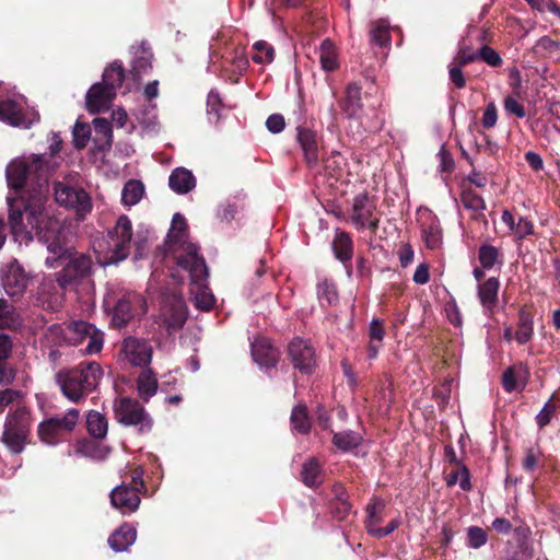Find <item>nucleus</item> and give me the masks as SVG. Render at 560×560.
<instances>
[{
    "instance_id": "19",
    "label": "nucleus",
    "mask_w": 560,
    "mask_h": 560,
    "mask_svg": "<svg viewBox=\"0 0 560 560\" xmlns=\"http://www.w3.org/2000/svg\"><path fill=\"white\" fill-rule=\"evenodd\" d=\"M140 492L137 488L127 486V482L116 486L110 492L112 505L119 510L122 514H131L136 512L140 505Z\"/></svg>"
},
{
    "instance_id": "40",
    "label": "nucleus",
    "mask_w": 560,
    "mask_h": 560,
    "mask_svg": "<svg viewBox=\"0 0 560 560\" xmlns=\"http://www.w3.org/2000/svg\"><path fill=\"white\" fill-rule=\"evenodd\" d=\"M1 442L12 455H20L30 443V436L3 430Z\"/></svg>"
},
{
    "instance_id": "31",
    "label": "nucleus",
    "mask_w": 560,
    "mask_h": 560,
    "mask_svg": "<svg viewBox=\"0 0 560 560\" xmlns=\"http://www.w3.org/2000/svg\"><path fill=\"white\" fill-rule=\"evenodd\" d=\"M301 480L308 488H317L323 483L324 469L315 457H311L303 463Z\"/></svg>"
},
{
    "instance_id": "2",
    "label": "nucleus",
    "mask_w": 560,
    "mask_h": 560,
    "mask_svg": "<svg viewBox=\"0 0 560 560\" xmlns=\"http://www.w3.org/2000/svg\"><path fill=\"white\" fill-rule=\"evenodd\" d=\"M150 231L139 228L133 236V228L128 215L117 218L115 225L109 229L102 241L98 242L104 264L116 265L128 258L135 247V259H142L148 250Z\"/></svg>"
},
{
    "instance_id": "9",
    "label": "nucleus",
    "mask_w": 560,
    "mask_h": 560,
    "mask_svg": "<svg viewBox=\"0 0 560 560\" xmlns=\"http://www.w3.org/2000/svg\"><path fill=\"white\" fill-rule=\"evenodd\" d=\"M115 418L118 423L126 427H139L140 433L149 432L153 421L144 407L130 397H122L114 406Z\"/></svg>"
},
{
    "instance_id": "34",
    "label": "nucleus",
    "mask_w": 560,
    "mask_h": 560,
    "mask_svg": "<svg viewBox=\"0 0 560 560\" xmlns=\"http://www.w3.org/2000/svg\"><path fill=\"white\" fill-rule=\"evenodd\" d=\"M529 371L527 365L520 362L513 366L508 368L502 374V387L506 393H512L516 389V380L527 381Z\"/></svg>"
},
{
    "instance_id": "53",
    "label": "nucleus",
    "mask_w": 560,
    "mask_h": 560,
    "mask_svg": "<svg viewBox=\"0 0 560 560\" xmlns=\"http://www.w3.org/2000/svg\"><path fill=\"white\" fill-rule=\"evenodd\" d=\"M77 452L82 454L83 456L91 457V458H102L103 457V450L100 446V444L95 441L91 440H81L78 442L77 445Z\"/></svg>"
},
{
    "instance_id": "55",
    "label": "nucleus",
    "mask_w": 560,
    "mask_h": 560,
    "mask_svg": "<svg viewBox=\"0 0 560 560\" xmlns=\"http://www.w3.org/2000/svg\"><path fill=\"white\" fill-rule=\"evenodd\" d=\"M478 59V50L472 51L467 45H459L458 51L453 59V62L459 67H466L469 63L475 62Z\"/></svg>"
},
{
    "instance_id": "60",
    "label": "nucleus",
    "mask_w": 560,
    "mask_h": 560,
    "mask_svg": "<svg viewBox=\"0 0 560 560\" xmlns=\"http://www.w3.org/2000/svg\"><path fill=\"white\" fill-rule=\"evenodd\" d=\"M503 105L508 114L514 115L517 118H524L526 116L524 106L513 96H506Z\"/></svg>"
},
{
    "instance_id": "62",
    "label": "nucleus",
    "mask_w": 560,
    "mask_h": 560,
    "mask_svg": "<svg viewBox=\"0 0 560 560\" xmlns=\"http://www.w3.org/2000/svg\"><path fill=\"white\" fill-rule=\"evenodd\" d=\"M463 68L464 67H459L454 62H452L448 68L450 80L458 90H462L466 86V78L464 75Z\"/></svg>"
},
{
    "instance_id": "18",
    "label": "nucleus",
    "mask_w": 560,
    "mask_h": 560,
    "mask_svg": "<svg viewBox=\"0 0 560 560\" xmlns=\"http://www.w3.org/2000/svg\"><path fill=\"white\" fill-rule=\"evenodd\" d=\"M2 285L5 293L13 299H20L26 291L28 277L16 259L8 265Z\"/></svg>"
},
{
    "instance_id": "23",
    "label": "nucleus",
    "mask_w": 560,
    "mask_h": 560,
    "mask_svg": "<svg viewBox=\"0 0 560 560\" xmlns=\"http://www.w3.org/2000/svg\"><path fill=\"white\" fill-rule=\"evenodd\" d=\"M31 410L25 406L18 407L14 411H10L3 425V430L24 434L26 436L31 435Z\"/></svg>"
},
{
    "instance_id": "56",
    "label": "nucleus",
    "mask_w": 560,
    "mask_h": 560,
    "mask_svg": "<svg viewBox=\"0 0 560 560\" xmlns=\"http://www.w3.org/2000/svg\"><path fill=\"white\" fill-rule=\"evenodd\" d=\"M478 59L494 68L501 67L503 63L501 56L488 45H483L478 50Z\"/></svg>"
},
{
    "instance_id": "45",
    "label": "nucleus",
    "mask_w": 560,
    "mask_h": 560,
    "mask_svg": "<svg viewBox=\"0 0 560 560\" xmlns=\"http://www.w3.org/2000/svg\"><path fill=\"white\" fill-rule=\"evenodd\" d=\"M252 60L255 63H270L275 58L273 47L265 40H258L253 45Z\"/></svg>"
},
{
    "instance_id": "14",
    "label": "nucleus",
    "mask_w": 560,
    "mask_h": 560,
    "mask_svg": "<svg viewBox=\"0 0 560 560\" xmlns=\"http://www.w3.org/2000/svg\"><path fill=\"white\" fill-rule=\"evenodd\" d=\"M40 116L35 109H24L13 100L0 101V121L12 127L30 129L35 122H38Z\"/></svg>"
},
{
    "instance_id": "50",
    "label": "nucleus",
    "mask_w": 560,
    "mask_h": 560,
    "mask_svg": "<svg viewBox=\"0 0 560 560\" xmlns=\"http://www.w3.org/2000/svg\"><path fill=\"white\" fill-rule=\"evenodd\" d=\"M542 452L538 445L527 447L525 450V456L522 460V468L527 472H533L539 466Z\"/></svg>"
},
{
    "instance_id": "4",
    "label": "nucleus",
    "mask_w": 560,
    "mask_h": 560,
    "mask_svg": "<svg viewBox=\"0 0 560 560\" xmlns=\"http://www.w3.org/2000/svg\"><path fill=\"white\" fill-rule=\"evenodd\" d=\"M198 252L199 247L196 244L184 245L175 252V261L177 266L188 272L191 283L198 288L195 306L202 311H210L214 306L215 299L212 293L207 291L206 282L209 270L205 258Z\"/></svg>"
},
{
    "instance_id": "58",
    "label": "nucleus",
    "mask_w": 560,
    "mask_h": 560,
    "mask_svg": "<svg viewBox=\"0 0 560 560\" xmlns=\"http://www.w3.org/2000/svg\"><path fill=\"white\" fill-rule=\"evenodd\" d=\"M15 310L7 300L0 299V329L10 327L14 322Z\"/></svg>"
},
{
    "instance_id": "29",
    "label": "nucleus",
    "mask_w": 560,
    "mask_h": 560,
    "mask_svg": "<svg viewBox=\"0 0 560 560\" xmlns=\"http://www.w3.org/2000/svg\"><path fill=\"white\" fill-rule=\"evenodd\" d=\"M94 144L101 152H107L113 144V127L106 118H95L93 120Z\"/></svg>"
},
{
    "instance_id": "59",
    "label": "nucleus",
    "mask_w": 560,
    "mask_h": 560,
    "mask_svg": "<svg viewBox=\"0 0 560 560\" xmlns=\"http://www.w3.org/2000/svg\"><path fill=\"white\" fill-rule=\"evenodd\" d=\"M144 470L141 466L133 468L130 471V481L127 482V486L132 487V489L137 488L142 494L148 493V487L143 480Z\"/></svg>"
},
{
    "instance_id": "39",
    "label": "nucleus",
    "mask_w": 560,
    "mask_h": 560,
    "mask_svg": "<svg viewBox=\"0 0 560 560\" xmlns=\"http://www.w3.org/2000/svg\"><path fill=\"white\" fill-rule=\"evenodd\" d=\"M319 62L325 71H334L338 68L336 47L332 40L326 38L319 47Z\"/></svg>"
},
{
    "instance_id": "21",
    "label": "nucleus",
    "mask_w": 560,
    "mask_h": 560,
    "mask_svg": "<svg viewBox=\"0 0 560 560\" xmlns=\"http://www.w3.org/2000/svg\"><path fill=\"white\" fill-rule=\"evenodd\" d=\"M115 97L114 90L100 82L94 83L86 93V108L93 114L106 110Z\"/></svg>"
},
{
    "instance_id": "30",
    "label": "nucleus",
    "mask_w": 560,
    "mask_h": 560,
    "mask_svg": "<svg viewBox=\"0 0 560 560\" xmlns=\"http://www.w3.org/2000/svg\"><path fill=\"white\" fill-rule=\"evenodd\" d=\"M168 185L173 191L183 195L195 188L196 178L190 171L177 167L171 173Z\"/></svg>"
},
{
    "instance_id": "43",
    "label": "nucleus",
    "mask_w": 560,
    "mask_h": 560,
    "mask_svg": "<svg viewBox=\"0 0 560 560\" xmlns=\"http://www.w3.org/2000/svg\"><path fill=\"white\" fill-rule=\"evenodd\" d=\"M422 236L430 249L438 248L442 243V229L435 219H432L430 223L423 224Z\"/></svg>"
},
{
    "instance_id": "26",
    "label": "nucleus",
    "mask_w": 560,
    "mask_h": 560,
    "mask_svg": "<svg viewBox=\"0 0 560 560\" xmlns=\"http://www.w3.org/2000/svg\"><path fill=\"white\" fill-rule=\"evenodd\" d=\"M331 248L335 257L341 261L348 269L349 264L353 256V242L348 232L337 231L331 243Z\"/></svg>"
},
{
    "instance_id": "24",
    "label": "nucleus",
    "mask_w": 560,
    "mask_h": 560,
    "mask_svg": "<svg viewBox=\"0 0 560 560\" xmlns=\"http://www.w3.org/2000/svg\"><path fill=\"white\" fill-rule=\"evenodd\" d=\"M500 280L497 277H490L478 285V299L485 310L492 313L499 302Z\"/></svg>"
},
{
    "instance_id": "8",
    "label": "nucleus",
    "mask_w": 560,
    "mask_h": 560,
    "mask_svg": "<svg viewBox=\"0 0 560 560\" xmlns=\"http://www.w3.org/2000/svg\"><path fill=\"white\" fill-rule=\"evenodd\" d=\"M350 222L359 231L368 229L375 234L380 224L376 198L368 191L357 194L352 200Z\"/></svg>"
},
{
    "instance_id": "3",
    "label": "nucleus",
    "mask_w": 560,
    "mask_h": 560,
    "mask_svg": "<svg viewBox=\"0 0 560 560\" xmlns=\"http://www.w3.org/2000/svg\"><path fill=\"white\" fill-rule=\"evenodd\" d=\"M102 376L103 371L97 362H82L60 370L56 374V383L68 400L80 402L96 389Z\"/></svg>"
},
{
    "instance_id": "64",
    "label": "nucleus",
    "mask_w": 560,
    "mask_h": 560,
    "mask_svg": "<svg viewBox=\"0 0 560 560\" xmlns=\"http://www.w3.org/2000/svg\"><path fill=\"white\" fill-rule=\"evenodd\" d=\"M514 234L518 240H523L534 234V224L530 220L524 217L518 218Z\"/></svg>"
},
{
    "instance_id": "17",
    "label": "nucleus",
    "mask_w": 560,
    "mask_h": 560,
    "mask_svg": "<svg viewBox=\"0 0 560 560\" xmlns=\"http://www.w3.org/2000/svg\"><path fill=\"white\" fill-rule=\"evenodd\" d=\"M71 340L77 343L86 342L84 352L94 354L103 348V332L89 322L78 320L70 326Z\"/></svg>"
},
{
    "instance_id": "51",
    "label": "nucleus",
    "mask_w": 560,
    "mask_h": 560,
    "mask_svg": "<svg viewBox=\"0 0 560 560\" xmlns=\"http://www.w3.org/2000/svg\"><path fill=\"white\" fill-rule=\"evenodd\" d=\"M556 398H557V395H556V393H553L551 395L550 399L545 404L542 409L536 416L535 420H536V424L539 429H544L545 427H547L550 423L552 416L555 415V412L557 410V406L552 402V400Z\"/></svg>"
},
{
    "instance_id": "16",
    "label": "nucleus",
    "mask_w": 560,
    "mask_h": 560,
    "mask_svg": "<svg viewBox=\"0 0 560 560\" xmlns=\"http://www.w3.org/2000/svg\"><path fill=\"white\" fill-rule=\"evenodd\" d=\"M67 290L70 289L56 275L55 278H46L38 288L37 304L46 311L57 312L62 306Z\"/></svg>"
},
{
    "instance_id": "36",
    "label": "nucleus",
    "mask_w": 560,
    "mask_h": 560,
    "mask_svg": "<svg viewBox=\"0 0 560 560\" xmlns=\"http://www.w3.org/2000/svg\"><path fill=\"white\" fill-rule=\"evenodd\" d=\"M86 430L95 439H104L108 431V422L104 415L91 410L86 416Z\"/></svg>"
},
{
    "instance_id": "28",
    "label": "nucleus",
    "mask_w": 560,
    "mask_h": 560,
    "mask_svg": "<svg viewBox=\"0 0 560 560\" xmlns=\"http://www.w3.org/2000/svg\"><path fill=\"white\" fill-rule=\"evenodd\" d=\"M186 232L187 223L185 218L179 213H175L172 220L171 230L167 234V244L170 249L173 252L174 257L177 249L182 248L184 245L190 244L185 242Z\"/></svg>"
},
{
    "instance_id": "22",
    "label": "nucleus",
    "mask_w": 560,
    "mask_h": 560,
    "mask_svg": "<svg viewBox=\"0 0 560 560\" xmlns=\"http://www.w3.org/2000/svg\"><path fill=\"white\" fill-rule=\"evenodd\" d=\"M361 90L362 86L359 83H349L346 88L345 96L338 101L341 112L349 119L359 118L363 110Z\"/></svg>"
},
{
    "instance_id": "54",
    "label": "nucleus",
    "mask_w": 560,
    "mask_h": 560,
    "mask_svg": "<svg viewBox=\"0 0 560 560\" xmlns=\"http://www.w3.org/2000/svg\"><path fill=\"white\" fill-rule=\"evenodd\" d=\"M91 129L89 125L77 121L73 127V143L77 149H83L90 139Z\"/></svg>"
},
{
    "instance_id": "32",
    "label": "nucleus",
    "mask_w": 560,
    "mask_h": 560,
    "mask_svg": "<svg viewBox=\"0 0 560 560\" xmlns=\"http://www.w3.org/2000/svg\"><path fill=\"white\" fill-rule=\"evenodd\" d=\"M137 532L135 527L129 524H122L109 536L108 545L116 552L124 551L135 542Z\"/></svg>"
},
{
    "instance_id": "61",
    "label": "nucleus",
    "mask_w": 560,
    "mask_h": 560,
    "mask_svg": "<svg viewBox=\"0 0 560 560\" xmlns=\"http://www.w3.org/2000/svg\"><path fill=\"white\" fill-rule=\"evenodd\" d=\"M498 109L493 102L489 103L483 112L481 125L485 129H491L497 125Z\"/></svg>"
},
{
    "instance_id": "35",
    "label": "nucleus",
    "mask_w": 560,
    "mask_h": 560,
    "mask_svg": "<svg viewBox=\"0 0 560 560\" xmlns=\"http://www.w3.org/2000/svg\"><path fill=\"white\" fill-rule=\"evenodd\" d=\"M363 438L360 433L347 430L332 435V444L342 452H349L361 445Z\"/></svg>"
},
{
    "instance_id": "49",
    "label": "nucleus",
    "mask_w": 560,
    "mask_h": 560,
    "mask_svg": "<svg viewBox=\"0 0 560 560\" xmlns=\"http://www.w3.org/2000/svg\"><path fill=\"white\" fill-rule=\"evenodd\" d=\"M559 48V42L550 38L549 36H542L533 47V52L539 58H546L558 51Z\"/></svg>"
},
{
    "instance_id": "6",
    "label": "nucleus",
    "mask_w": 560,
    "mask_h": 560,
    "mask_svg": "<svg viewBox=\"0 0 560 560\" xmlns=\"http://www.w3.org/2000/svg\"><path fill=\"white\" fill-rule=\"evenodd\" d=\"M61 270L55 275L63 285L69 289L91 278L93 273V261L90 255L79 253L75 249L68 254L65 259L58 262Z\"/></svg>"
},
{
    "instance_id": "33",
    "label": "nucleus",
    "mask_w": 560,
    "mask_h": 560,
    "mask_svg": "<svg viewBox=\"0 0 560 560\" xmlns=\"http://www.w3.org/2000/svg\"><path fill=\"white\" fill-rule=\"evenodd\" d=\"M158 378L152 369L144 368L137 378V390L140 398L148 402L158 390Z\"/></svg>"
},
{
    "instance_id": "13",
    "label": "nucleus",
    "mask_w": 560,
    "mask_h": 560,
    "mask_svg": "<svg viewBox=\"0 0 560 560\" xmlns=\"http://www.w3.org/2000/svg\"><path fill=\"white\" fill-rule=\"evenodd\" d=\"M54 189L57 203L74 210L78 215H85L92 210L91 197L83 188L58 182Z\"/></svg>"
},
{
    "instance_id": "12",
    "label": "nucleus",
    "mask_w": 560,
    "mask_h": 560,
    "mask_svg": "<svg viewBox=\"0 0 560 560\" xmlns=\"http://www.w3.org/2000/svg\"><path fill=\"white\" fill-rule=\"evenodd\" d=\"M145 313V299L137 292H126L114 304L112 324L116 327H124L136 316Z\"/></svg>"
},
{
    "instance_id": "15",
    "label": "nucleus",
    "mask_w": 560,
    "mask_h": 560,
    "mask_svg": "<svg viewBox=\"0 0 560 560\" xmlns=\"http://www.w3.org/2000/svg\"><path fill=\"white\" fill-rule=\"evenodd\" d=\"M120 353L131 365L148 368L152 361L153 347L148 339L128 336L121 342Z\"/></svg>"
},
{
    "instance_id": "52",
    "label": "nucleus",
    "mask_w": 560,
    "mask_h": 560,
    "mask_svg": "<svg viewBox=\"0 0 560 560\" xmlns=\"http://www.w3.org/2000/svg\"><path fill=\"white\" fill-rule=\"evenodd\" d=\"M488 541L487 532L479 526H470L467 529V546L478 549L485 546Z\"/></svg>"
},
{
    "instance_id": "44",
    "label": "nucleus",
    "mask_w": 560,
    "mask_h": 560,
    "mask_svg": "<svg viewBox=\"0 0 560 560\" xmlns=\"http://www.w3.org/2000/svg\"><path fill=\"white\" fill-rule=\"evenodd\" d=\"M500 256L499 248L490 244H482L478 249V260L483 269H492Z\"/></svg>"
},
{
    "instance_id": "20",
    "label": "nucleus",
    "mask_w": 560,
    "mask_h": 560,
    "mask_svg": "<svg viewBox=\"0 0 560 560\" xmlns=\"http://www.w3.org/2000/svg\"><path fill=\"white\" fill-rule=\"evenodd\" d=\"M296 139L302 148L304 160L313 168L319 161V136L316 130L307 126L296 128Z\"/></svg>"
},
{
    "instance_id": "7",
    "label": "nucleus",
    "mask_w": 560,
    "mask_h": 560,
    "mask_svg": "<svg viewBox=\"0 0 560 560\" xmlns=\"http://www.w3.org/2000/svg\"><path fill=\"white\" fill-rule=\"evenodd\" d=\"M79 410L71 408L62 417H50L38 424L37 434L39 440L48 445H56L70 434L78 421Z\"/></svg>"
},
{
    "instance_id": "63",
    "label": "nucleus",
    "mask_w": 560,
    "mask_h": 560,
    "mask_svg": "<svg viewBox=\"0 0 560 560\" xmlns=\"http://www.w3.org/2000/svg\"><path fill=\"white\" fill-rule=\"evenodd\" d=\"M23 397V393L18 389L5 388L0 390V413L4 411V408L11 405L13 401Z\"/></svg>"
},
{
    "instance_id": "48",
    "label": "nucleus",
    "mask_w": 560,
    "mask_h": 560,
    "mask_svg": "<svg viewBox=\"0 0 560 560\" xmlns=\"http://www.w3.org/2000/svg\"><path fill=\"white\" fill-rule=\"evenodd\" d=\"M346 160L338 151H332L330 156L324 161L325 171L330 177L338 179L342 175Z\"/></svg>"
},
{
    "instance_id": "46",
    "label": "nucleus",
    "mask_w": 560,
    "mask_h": 560,
    "mask_svg": "<svg viewBox=\"0 0 560 560\" xmlns=\"http://www.w3.org/2000/svg\"><path fill=\"white\" fill-rule=\"evenodd\" d=\"M371 40L380 47L387 46L390 43L389 25L384 20H378L372 24Z\"/></svg>"
},
{
    "instance_id": "5",
    "label": "nucleus",
    "mask_w": 560,
    "mask_h": 560,
    "mask_svg": "<svg viewBox=\"0 0 560 560\" xmlns=\"http://www.w3.org/2000/svg\"><path fill=\"white\" fill-rule=\"evenodd\" d=\"M42 215L43 213L38 215V223L34 228L28 224V220H26L24 224L27 225V230L32 231V233L34 231L36 232L39 241L46 244L48 252L51 254V256L46 258V265L49 268H58V262L65 259L68 254L72 253L74 247L68 243L66 233L60 228L55 229L49 226L44 231L40 226ZM33 237L32 235V238Z\"/></svg>"
},
{
    "instance_id": "42",
    "label": "nucleus",
    "mask_w": 560,
    "mask_h": 560,
    "mask_svg": "<svg viewBox=\"0 0 560 560\" xmlns=\"http://www.w3.org/2000/svg\"><path fill=\"white\" fill-rule=\"evenodd\" d=\"M457 482H459V487L464 491L471 489L470 472L466 465L457 466L446 478V485L448 487H453Z\"/></svg>"
},
{
    "instance_id": "1",
    "label": "nucleus",
    "mask_w": 560,
    "mask_h": 560,
    "mask_svg": "<svg viewBox=\"0 0 560 560\" xmlns=\"http://www.w3.org/2000/svg\"><path fill=\"white\" fill-rule=\"evenodd\" d=\"M7 183L15 197L8 196L9 226L14 241L30 243L32 231L24 224V217L34 228L44 211L49 194V170L44 155L12 160L5 168Z\"/></svg>"
},
{
    "instance_id": "38",
    "label": "nucleus",
    "mask_w": 560,
    "mask_h": 560,
    "mask_svg": "<svg viewBox=\"0 0 560 560\" xmlns=\"http://www.w3.org/2000/svg\"><path fill=\"white\" fill-rule=\"evenodd\" d=\"M102 79V84L116 92V90L122 85V82L125 80V70L122 68V65L118 61H114L113 63H110L104 70Z\"/></svg>"
},
{
    "instance_id": "47",
    "label": "nucleus",
    "mask_w": 560,
    "mask_h": 560,
    "mask_svg": "<svg viewBox=\"0 0 560 560\" xmlns=\"http://www.w3.org/2000/svg\"><path fill=\"white\" fill-rule=\"evenodd\" d=\"M460 202L464 208L471 210L472 212L483 211L486 209V201L483 198L471 188L463 189L460 194Z\"/></svg>"
},
{
    "instance_id": "41",
    "label": "nucleus",
    "mask_w": 560,
    "mask_h": 560,
    "mask_svg": "<svg viewBox=\"0 0 560 560\" xmlns=\"http://www.w3.org/2000/svg\"><path fill=\"white\" fill-rule=\"evenodd\" d=\"M144 194V186L140 180H128L121 191V201L126 206L137 205Z\"/></svg>"
},
{
    "instance_id": "25",
    "label": "nucleus",
    "mask_w": 560,
    "mask_h": 560,
    "mask_svg": "<svg viewBox=\"0 0 560 560\" xmlns=\"http://www.w3.org/2000/svg\"><path fill=\"white\" fill-rule=\"evenodd\" d=\"M534 336V314L532 306L524 305L518 310L515 340L520 345L527 343Z\"/></svg>"
},
{
    "instance_id": "10",
    "label": "nucleus",
    "mask_w": 560,
    "mask_h": 560,
    "mask_svg": "<svg viewBox=\"0 0 560 560\" xmlns=\"http://www.w3.org/2000/svg\"><path fill=\"white\" fill-rule=\"evenodd\" d=\"M535 556L532 530L527 525L516 526L512 539L504 545L500 560H533Z\"/></svg>"
},
{
    "instance_id": "27",
    "label": "nucleus",
    "mask_w": 560,
    "mask_h": 560,
    "mask_svg": "<svg viewBox=\"0 0 560 560\" xmlns=\"http://www.w3.org/2000/svg\"><path fill=\"white\" fill-rule=\"evenodd\" d=\"M278 350L267 340H258L252 346L255 362L265 368H275L278 363Z\"/></svg>"
},
{
    "instance_id": "37",
    "label": "nucleus",
    "mask_w": 560,
    "mask_h": 560,
    "mask_svg": "<svg viewBox=\"0 0 560 560\" xmlns=\"http://www.w3.org/2000/svg\"><path fill=\"white\" fill-rule=\"evenodd\" d=\"M290 421L293 431L306 435L311 431V420L307 413V407L303 404L295 406L291 412Z\"/></svg>"
},
{
    "instance_id": "11",
    "label": "nucleus",
    "mask_w": 560,
    "mask_h": 560,
    "mask_svg": "<svg viewBox=\"0 0 560 560\" xmlns=\"http://www.w3.org/2000/svg\"><path fill=\"white\" fill-rule=\"evenodd\" d=\"M287 357L293 369L301 374L314 373L317 355L311 341L301 337L293 338L287 346Z\"/></svg>"
},
{
    "instance_id": "57",
    "label": "nucleus",
    "mask_w": 560,
    "mask_h": 560,
    "mask_svg": "<svg viewBox=\"0 0 560 560\" xmlns=\"http://www.w3.org/2000/svg\"><path fill=\"white\" fill-rule=\"evenodd\" d=\"M329 509L332 517L337 521H343L351 512L352 505L349 500L330 501Z\"/></svg>"
}]
</instances>
